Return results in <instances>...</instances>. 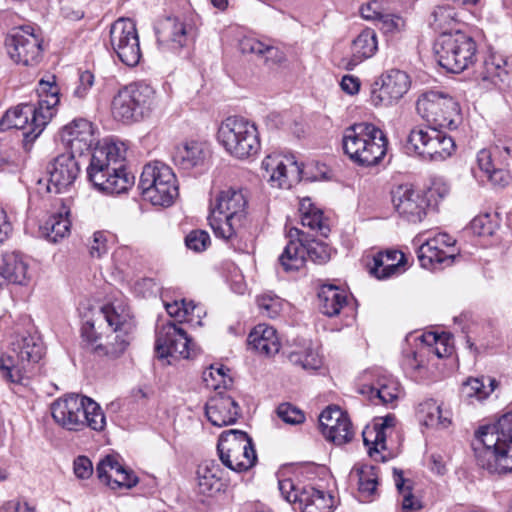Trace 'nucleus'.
Listing matches in <instances>:
<instances>
[{"instance_id":"obj_1","label":"nucleus","mask_w":512,"mask_h":512,"mask_svg":"<svg viewBox=\"0 0 512 512\" xmlns=\"http://www.w3.org/2000/svg\"><path fill=\"white\" fill-rule=\"evenodd\" d=\"M61 145L64 153L54 160L60 157H67V160H126L134 157L128 145L120 140L104 138L94 145L93 125L86 119H76L63 128Z\"/></svg>"},{"instance_id":"obj_2","label":"nucleus","mask_w":512,"mask_h":512,"mask_svg":"<svg viewBox=\"0 0 512 512\" xmlns=\"http://www.w3.org/2000/svg\"><path fill=\"white\" fill-rule=\"evenodd\" d=\"M472 448L477 464L489 473L512 472V411L495 424L480 427Z\"/></svg>"},{"instance_id":"obj_3","label":"nucleus","mask_w":512,"mask_h":512,"mask_svg":"<svg viewBox=\"0 0 512 512\" xmlns=\"http://www.w3.org/2000/svg\"><path fill=\"white\" fill-rule=\"evenodd\" d=\"M54 421L69 431H81L85 427L101 432L106 427V417L100 405L93 399L68 394L51 404Z\"/></svg>"},{"instance_id":"obj_4","label":"nucleus","mask_w":512,"mask_h":512,"mask_svg":"<svg viewBox=\"0 0 512 512\" xmlns=\"http://www.w3.org/2000/svg\"><path fill=\"white\" fill-rule=\"evenodd\" d=\"M44 355V346L36 334L26 332L13 336L11 347L0 358V371L4 379L26 385L34 364Z\"/></svg>"},{"instance_id":"obj_5","label":"nucleus","mask_w":512,"mask_h":512,"mask_svg":"<svg viewBox=\"0 0 512 512\" xmlns=\"http://www.w3.org/2000/svg\"><path fill=\"white\" fill-rule=\"evenodd\" d=\"M246 207L247 200L242 190L229 188L221 191L208 217L215 236L235 247L238 229L246 218Z\"/></svg>"},{"instance_id":"obj_6","label":"nucleus","mask_w":512,"mask_h":512,"mask_svg":"<svg viewBox=\"0 0 512 512\" xmlns=\"http://www.w3.org/2000/svg\"><path fill=\"white\" fill-rule=\"evenodd\" d=\"M342 145L351 160H382L387 153L388 139L375 125L361 122L345 130Z\"/></svg>"},{"instance_id":"obj_7","label":"nucleus","mask_w":512,"mask_h":512,"mask_svg":"<svg viewBox=\"0 0 512 512\" xmlns=\"http://www.w3.org/2000/svg\"><path fill=\"white\" fill-rule=\"evenodd\" d=\"M434 51L441 67L451 73H461L475 63L477 44L459 30L444 32L437 39Z\"/></svg>"},{"instance_id":"obj_8","label":"nucleus","mask_w":512,"mask_h":512,"mask_svg":"<svg viewBox=\"0 0 512 512\" xmlns=\"http://www.w3.org/2000/svg\"><path fill=\"white\" fill-rule=\"evenodd\" d=\"M156 104V92L144 82L131 83L113 97L111 112L121 122H136L148 116Z\"/></svg>"},{"instance_id":"obj_9","label":"nucleus","mask_w":512,"mask_h":512,"mask_svg":"<svg viewBox=\"0 0 512 512\" xmlns=\"http://www.w3.org/2000/svg\"><path fill=\"white\" fill-rule=\"evenodd\" d=\"M217 139L236 158L256 156L260 150L257 127L243 117H228L219 126Z\"/></svg>"},{"instance_id":"obj_10","label":"nucleus","mask_w":512,"mask_h":512,"mask_svg":"<svg viewBox=\"0 0 512 512\" xmlns=\"http://www.w3.org/2000/svg\"><path fill=\"white\" fill-rule=\"evenodd\" d=\"M138 188L144 200L155 206H170L178 195L176 176L165 162H148L143 167Z\"/></svg>"},{"instance_id":"obj_11","label":"nucleus","mask_w":512,"mask_h":512,"mask_svg":"<svg viewBox=\"0 0 512 512\" xmlns=\"http://www.w3.org/2000/svg\"><path fill=\"white\" fill-rule=\"evenodd\" d=\"M416 110L433 132L456 129L461 118L459 104L448 94L435 90L418 97Z\"/></svg>"},{"instance_id":"obj_12","label":"nucleus","mask_w":512,"mask_h":512,"mask_svg":"<svg viewBox=\"0 0 512 512\" xmlns=\"http://www.w3.org/2000/svg\"><path fill=\"white\" fill-rule=\"evenodd\" d=\"M217 451L223 465L235 472H244L257 462L252 438L244 431L231 429L221 433Z\"/></svg>"},{"instance_id":"obj_13","label":"nucleus","mask_w":512,"mask_h":512,"mask_svg":"<svg viewBox=\"0 0 512 512\" xmlns=\"http://www.w3.org/2000/svg\"><path fill=\"white\" fill-rule=\"evenodd\" d=\"M101 313L113 329L114 341L98 345L94 350L99 355L117 358L124 353L130 343L129 335L134 328L133 316L129 306L122 301H115L103 306Z\"/></svg>"},{"instance_id":"obj_14","label":"nucleus","mask_w":512,"mask_h":512,"mask_svg":"<svg viewBox=\"0 0 512 512\" xmlns=\"http://www.w3.org/2000/svg\"><path fill=\"white\" fill-rule=\"evenodd\" d=\"M4 43L9 57L16 64L34 66L43 57V38L30 25L12 28L7 33Z\"/></svg>"},{"instance_id":"obj_15","label":"nucleus","mask_w":512,"mask_h":512,"mask_svg":"<svg viewBox=\"0 0 512 512\" xmlns=\"http://www.w3.org/2000/svg\"><path fill=\"white\" fill-rule=\"evenodd\" d=\"M282 497L289 503L298 505L302 512H332L333 496L310 485L298 486L292 479L278 482Z\"/></svg>"},{"instance_id":"obj_16","label":"nucleus","mask_w":512,"mask_h":512,"mask_svg":"<svg viewBox=\"0 0 512 512\" xmlns=\"http://www.w3.org/2000/svg\"><path fill=\"white\" fill-rule=\"evenodd\" d=\"M110 45L123 64L134 67L139 63L142 54L136 24L133 20L120 18L111 25Z\"/></svg>"},{"instance_id":"obj_17","label":"nucleus","mask_w":512,"mask_h":512,"mask_svg":"<svg viewBox=\"0 0 512 512\" xmlns=\"http://www.w3.org/2000/svg\"><path fill=\"white\" fill-rule=\"evenodd\" d=\"M87 176L98 190L108 194L126 192L135 180L134 175L124 166L114 167L111 162H90Z\"/></svg>"},{"instance_id":"obj_18","label":"nucleus","mask_w":512,"mask_h":512,"mask_svg":"<svg viewBox=\"0 0 512 512\" xmlns=\"http://www.w3.org/2000/svg\"><path fill=\"white\" fill-rule=\"evenodd\" d=\"M38 108L33 104H20L8 110L0 121V132L9 129H22L23 142L26 149L43 132L48 123L39 121Z\"/></svg>"},{"instance_id":"obj_19","label":"nucleus","mask_w":512,"mask_h":512,"mask_svg":"<svg viewBox=\"0 0 512 512\" xmlns=\"http://www.w3.org/2000/svg\"><path fill=\"white\" fill-rule=\"evenodd\" d=\"M155 349L161 358L180 357L190 359L196 356V345L187 333L173 322L164 324L157 332Z\"/></svg>"},{"instance_id":"obj_20","label":"nucleus","mask_w":512,"mask_h":512,"mask_svg":"<svg viewBox=\"0 0 512 512\" xmlns=\"http://www.w3.org/2000/svg\"><path fill=\"white\" fill-rule=\"evenodd\" d=\"M455 240L446 233H439L427 239L417 251L420 265L425 269H441L443 264L450 265L455 258Z\"/></svg>"},{"instance_id":"obj_21","label":"nucleus","mask_w":512,"mask_h":512,"mask_svg":"<svg viewBox=\"0 0 512 512\" xmlns=\"http://www.w3.org/2000/svg\"><path fill=\"white\" fill-rule=\"evenodd\" d=\"M392 203L398 214L412 223L421 222L426 216L429 201L424 191L415 189L412 184H402L392 192Z\"/></svg>"},{"instance_id":"obj_22","label":"nucleus","mask_w":512,"mask_h":512,"mask_svg":"<svg viewBox=\"0 0 512 512\" xmlns=\"http://www.w3.org/2000/svg\"><path fill=\"white\" fill-rule=\"evenodd\" d=\"M382 83L377 82L371 90V103L378 106H389L400 100L410 87L408 74L401 70L392 69L382 75Z\"/></svg>"},{"instance_id":"obj_23","label":"nucleus","mask_w":512,"mask_h":512,"mask_svg":"<svg viewBox=\"0 0 512 512\" xmlns=\"http://www.w3.org/2000/svg\"><path fill=\"white\" fill-rule=\"evenodd\" d=\"M319 426L327 441L335 445L350 442L354 436L352 423L346 412L339 407H327L319 416Z\"/></svg>"},{"instance_id":"obj_24","label":"nucleus","mask_w":512,"mask_h":512,"mask_svg":"<svg viewBox=\"0 0 512 512\" xmlns=\"http://www.w3.org/2000/svg\"><path fill=\"white\" fill-rule=\"evenodd\" d=\"M156 34L159 45L177 50L193 40L194 27L178 17H167L159 23Z\"/></svg>"},{"instance_id":"obj_25","label":"nucleus","mask_w":512,"mask_h":512,"mask_svg":"<svg viewBox=\"0 0 512 512\" xmlns=\"http://www.w3.org/2000/svg\"><path fill=\"white\" fill-rule=\"evenodd\" d=\"M206 416L214 426L231 425L240 417V406L233 397L219 391L207 402Z\"/></svg>"},{"instance_id":"obj_26","label":"nucleus","mask_w":512,"mask_h":512,"mask_svg":"<svg viewBox=\"0 0 512 512\" xmlns=\"http://www.w3.org/2000/svg\"><path fill=\"white\" fill-rule=\"evenodd\" d=\"M79 172L78 162H48L47 192L61 193L75 181Z\"/></svg>"},{"instance_id":"obj_27","label":"nucleus","mask_w":512,"mask_h":512,"mask_svg":"<svg viewBox=\"0 0 512 512\" xmlns=\"http://www.w3.org/2000/svg\"><path fill=\"white\" fill-rule=\"evenodd\" d=\"M350 481L356 482L358 487V498L361 502H372L379 493L377 467L372 465H355L350 472Z\"/></svg>"},{"instance_id":"obj_28","label":"nucleus","mask_w":512,"mask_h":512,"mask_svg":"<svg viewBox=\"0 0 512 512\" xmlns=\"http://www.w3.org/2000/svg\"><path fill=\"white\" fill-rule=\"evenodd\" d=\"M39 100L37 105L39 121L49 123L55 116L59 104V88L55 83V76L48 80H40L37 86Z\"/></svg>"},{"instance_id":"obj_29","label":"nucleus","mask_w":512,"mask_h":512,"mask_svg":"<svg viewBox=\"0 0 512 512\" xmlns=\"http://www.w3.org/2000/svg\"><path fill=\"white\" fill-rule=\"evenodd\" d=\"M405 255L398 250L388 249L379 252L373 257V266L370 273L377 279H387L398 275L405 270Z\"/></svg>"},{"instance_id":"obj_30","label":"nucleus","mask_w":512,"mask_h":512,"mask_svg":"<svg viewBox=\"0 0 512 512\" xmlns=\"http://www.w3.org/2000/svg\"><path fill=\"white\" fill-rule=\"evenodd\" d=\"M223 469L215 460L203 461L197 469L198 491L206 496H214L220 492L223 482Z\"/></svg>"},{"instance_id":"obj_31","label":"nucleus","mask_w":512,"mask_h":512,"mask_svg":"<svg viewBox=\"0 0 512 512\" xmlns=\"http://www.w3.org/2000/svg\"><path fill=\"white\" fill-rule=\"evenodd\" d=\"M378 49V40L375 30L366 28L353 40L351 56L346 62V68L353 70L363 61L371 58Z\"/></svg>"},{"instance_id":"obj_32","label":"nucleus","mask_w":512,"mask_h":512,"mask_svg":"<svg viewBox=\"0 0 512 512\" xmlns=\"http://www.w3.org/2000/svg\"><path fill=\"white\" fill-rule=\"evenodd\" d=\"M300 235L303 232L298 228H291L288 232L290 240L280 254L278 260L284 271H298L305 266L306 257L303 251V243Z\"/></svg>"},{"instance_id":"obj_33","label":"nucleus","mask_w":512,"mask_h":512,"mask_svg":"<svg viewBox=\"0 0 512 512\" xmlns=\"http://www.w3.org/2000/svg\"><path fill=\"white\" fill-rule=\"evenodd\" d=\"M359 392L370 400L377 399L378 403L389 404L398 399L400 385L391 375L380 374L372 384L363 385Z\"/></svg>"},{"instance_id":"obj_34","label":"nucleus","mask_w":512,"mask_h":512,"mask_svg":"<svg viewBox=\"0 0 512 512\" xmlns=\"http://www.w3.org/2000/svg\"><path fill=\"white\" fill-rule=\"evenodd\" d=\"M471 172L481 185L490 184L503 188L511 181V174L503 166V162H476V165L471 167Z\"/></svg>"},{"instance_id":"obj_35","label":"nucleus","mask_w":512,"mask_h":512,"mask_svg":"<svg viewBox=\"0 0 512 512\" xmlns=\"http://www.w3.org/2000/svg\"><path fill=\"white\" fill-rule=\"evenodd\" d=\"M172 160H209L213 157L212 144L203 138H185L175 144Z\"/></svg>"},{"instance_id":"obj_36","label":"nucleus","mask_w":512,"mask_h":512,"mask_svg":"<svg viewBox=\"0 0 512 512\" xmlns=\"http://www.w3.org/2000/svg\"><path fill=\"white\" fill-rule=\"evenodd\" d=\"M242 53L255 54L268 66L281 64L286 60L285 53L270 41L265 42L252 37H245L239 43Z\"/></svg>"},{"instance_id":"obj_37","label":"nucleus","mask_w":512,"mask_h":512,"mask_svg":"<svg viewBox=\"0 0 512 512\" xmlns=\"http://www.w3.org/2000/svg\"><path fill=\"white\" fill-rule=\"evenodd\" d=\"M247 341L251 349L265 356L275 355L280 349L276 330L265 324L257 325L248 335Z\"/></svg>"},{"instance_id":"obj_38","label":"nucleus","mask_w":512,"mask_h":512,"mask_svg":"<svg viewBox=\"0 0 512 512\" xmlns=\"http://www.w3.org/2000/svg\"><path fill=\"white\" fill-rule=\"evenodd\" d=\"M319 309L328 316L334 317L340 313L347 304V293L333 284H324L318 292Z\"/></svg>"},{"instance_id":"obj_39","label":"nucleus","mask_w":512,"mask_h":512,"mask_svg":"<svg viewBox=\"0 0 512 512\" xmlns=\"http://www.w3.org/2000/svg\"><path fill=\"white\" fill-rule=\"evenodd\" d=\"M1 280L6 284L23 285L28 279V263L23 256L17 252L5 253L2 257Z\"/></svg>"},{"instance_id":"obj_40","label":"nucleus","mask_w":512,"mask_h":512,"mask_svg":"<svg viewBox=\"0 0 512 512\" xmlns=\"http://www.w3.org/2000/svg\"><path fill=\"white\" fill-rule=\"evenodd\" d=\"M70 226L71 222L67 216H63L62 213L53 214L41 226V231L48 241L57 243L69 234Z\"/></svg>"},{"instance_id":"obj_41","label":"nucleus","mask_w":512,"mask_h":512,"mask_svg":"<svg viewBox=\"0 0 512 512\" xmlns=\"http://www.w3.org/2000/svg\"><path fill=\"white\" fill-rule=\"evenodd\" d=\"M362 436L370 457L375 461H385V457L381 454V451L386 450L385 431L379 425H373L371 428H366Z\"/></svg>"},{"instance_id":"obj_42","label":"nucleus","mask_w":512,"mask_h":512,"mask_svg":"<svg viewBox=\"0 0 512 512\" xmlns=\"http://www.w3.org/2000/svg\"><path fill=\"white\" fill-rule=\"evenodd\" d=\"M303 243V251L306 260L309 259L315 264L327 263L334 252L333 249L325 242L316 239H309L304 233L300 235Z\"/></svg>"},{"instance_id":"obj_43","label":"nucleus","mask_w":512,"mask_h":512,"mask_svg":"<svg viewBox=\"0 0 512 512\" xmlns=\"http://www.w3.org/2000/svg\"><path fill=\"white\" fill-rule=\"evenodd\" d=\"M418 417L426 427H447L450 421L442 416L441 407L433 399L419 404Z\"/></svg>"},{"instance_id":"obj_44","label":"nucleus","mask_w":512,"mask_h":512,"mask_svg":"<svg viewBox=\"0 0 512 512\" xmlns=\"http://www.w3.org/2000/svg\"><path fill=\"white\" fill-rule=\"evenodd\" d=\"M292 165L302 178L309 181L332 180L335 178L326 162H292Z\"/></svg>"},{"instance_id":"obj_45","label":"nucleus","mask_w":512,"mask_h":512,"mask_svg":"<svg viewBox=\"0 0 512 512\" xmlns=\"http://www.w3.org/2000/svg\"><path fill=\"white\" fill-rule=\"evenodd\" d=\"M497 381L490 377L469 378L462 385V393L466 397H476L478 400L487 398L494 391Z\"/></svg>"},{"instance_id":"obj_46","label":"nucleus","mask_w":512,"mask_h":512,"mask_svg":"<svg viewBox=\"0 0 512 512\" xmlns=\"http://www.w3.org/2000/svg\"><path fill=\"white\" fill-rule=\"evenodd\" d=\"M434 134L432 142L429 143V148L425 149L423 153H427V157L431 160H445L451 157L456 147L454 140L441 134L440 130H437Z\"/></svg>"},{"instance_id":"obj_47","label":"nucleus","mask_w":512,"mask_h":512,"mask_svg":"<svg viewBox=\"0 0 512 512\" xmlns=\"http://www.w3.org/2000/svg\"><path fill=\"white\" fill-rule=\"evenodd\" d=\"M458 21V14L453 7L449 5H439L435 7L431 14V26L434 29L441 30V34L448 32L452 25Z\"/></svg>"},{"instance_id":"obj_48","label":"nucleus","mask_w":512,"mask_h":512,"mask_svg":"<svg viewBox=\"0 0 512 512\" xmlns=\"http://www.w3.org/2000/svg\"><path fill=\"white\" fill-rule=\"evenodd\" d=\"M394 481L398 492L402 495V511L403 512H414L421 508L420 503L414 498L411 487L405 486L406 480L403 477L401 470L394 469Z\"/></svg>"},{"instance_id":"obj_49","label":"nucleus","mask_w":512,"mask_h":512,"mask_svg":"<svg viewBox=\"0 0 512 512\" xmlns=\"http://www.w3.org/2000/svg\"><path fill=\"white\" fill-rule=\"evenodd\" d=\"M507 62L501 56L491 55L484 63V78L498 84L504 82L508 75Z\"/></svg>"},{"instance_id":"obj_50","label":"nucleus","mask_w":512,"mask_h":512,"mask_svg":"<svg viewBox=\"0 0 512 512\" xmlns=\"http://www.w3.org/2000/svg\"><path fill=\"white\" fill-rule=\"evenodd\" d=\"M434 136L428 134L422 128H414L410 131L406 149L408 151H414L416 155L420 157H427V153H422L425 149H428L430 142H432Z\"/></svg>"},{"instance_id":"obj_51","label":"nucleus","mask_w":512,"mask_h":512,"mask_svg":"<svg viewBox=\"0 0 512 512\" xmlns=\"http://www.w3.org/2000/svg\"><path fill=\"white\" fill-rule=\"evenodd\" d=\"M377 26L386 35H395L405 27L404 19L395 14L378 13L376 16Z\"/></svg>"},{"instance_id":"obj_52","label":"nucleus","mask_w":512,"mask_h":512,"mask_svg":"<svg viewBox=\"0 0 512 512\" xmlns=\"http://www.w3.org/2000/svg\"><path fill=\"white\" fill-rule=\"evenodd\" d=\"M203 381L206 386L214 390H218L221 386L228 387L232 383V379L226 375L223 366L214 367L213 365L207 371L203 372Z\"/></svg>"},{"instance_id":"obj_53","label":"nucleus","mask_w":512,"mask_h":512,"mask_svg":"<svg viewBox=\"0 0 512 512\" xmlns=\"http://www.w3.org/2000/svg\"><path fill=\"white\" fill-rule=\"evenodd\" d=\"M267 173L271 172L269 181L278 188L290 187L287 168L283 162H262Z\"/></svg>"},{"instance_id":"obj_54","label":"nucleus","mask_w":512,"mask_h":512,"mask_svg":"<svg viewBox=\"0 0 512 512\" xmlns=\"http://www.w3.org/2000/svg\"><path fill=\"white\" fill-rule=\"evenodd\" d=\"M124 467L112 455H107L100 460L96 467V473L99 480L106 485H111L113 474L120 471Z\"/></svg>"},{"instance_id":"obj_55","label":"nucleus","mask_w":512,"mask_h":512,"mask_svg":"<svg viewBox=\"0 0 512 512\" xmlns=\"http://www.w3.org/2000/svg\"><path fill=\"white\" fill-rule=\"evenodd\" d=\"M424 197L429 201V207H436L450 192L449 185L441 179H435L431 185L423 189Z\"/></svg>"},{"instance_id":"obj_56","label":"nucleus","mask_w":512,"mask_h":512,"mask_svg":"<svg viewBox=\"0 0 512 512\" xmlns=\"http://www.w3.org/2000/svg\"><path fill=\"white\" fill-rule=\"evenodd\" d=\"M290 361L296 365L301 366L305 370H316L322 364L320 356L311 349L304 352L291 353Z\"/></svg>"},{"instance_id":"obj_57","label":"nucleus","mask_w":512,"mask_h":512,"mask_svg":"<svg viewBox=\"0 0 512 512\" xmlns=\"http://www.w3.org/2000/svg\"><path fill=\"white\" fill-rule=\"evenodd\" d=\"M301 223L303 226L309 227L311 230H316L320 233V235L327 237L330 228L326 223L323 217V212L320 209L313 210V212L308 213L305 216L301 217Z\"/></svg>"},{"instance_id":"obj_58","label":"nucleus","mask_w":512,"mask_h":512,"mask_svg":"<svg viewBox=\"0 0 512 512\" xmlns=\"http://www.w3.org/2000/svg\"><path fill=\"white\" fill-rule=\"evenodd\" d=\"M276 413L286 424L297 425L305 421L304 412L290 403L280 404L277 407Z\"/></svg>"},{"instance_id":"obj_59","label":"nucleus","mask_w":512,"mask_h":512,"mask_svg":"<svg viewBox=\"0 0 512 512\" xmlns=\"http://www.w3.org/2000/svg\"><path fill=\"white\" fill-rule=\"evenodd\" d=\"M257 304L261 313L269 318L277 317L282 310L281 300L276 296H259L257 297Z\"/></svg>"},{"instance_id":"obj_60","label":"nucleus","mask_w":512,"mask_h":512,"mask_svg":"<svg viewBox=\"0 0 512 512\" xmlns=\"http://www.w3.org/2000/svg\"><path fill=\"white\" fill-rule=\"evenodd\" d=\"M185 244L188 249L201 252L210 244V236L204 230H193L186 236Z\"/></svg>"},{"instance_id":"obj_61","label":"nucleus","mask_w":512,"mask_h":512,"mask_svg":"<svg viewBox=\"0 0 512 512\" xmlns=\"http://www.w3.org/2000/svg\"><path fill=\"white\" fill-rule=\"evenodd\" d=\"M138 481V477L132 471L123 468L120 471H116V473L113 474L111 485L108 486L111 489H131L138 484Z\"/></svg>"},{"instance_id":"obj_62","label":"nucleus","mask_w":512,"mask_h":512,"mask_svg":"<svg viewBox=\"0 0 512 512\" xmlns=\"http://www.w3.org/2000/svg\"><path fill=\"white\" fill-rule=\"evenodd\" d=\"M471 229L474 234L479 236H492L496 229V224L492 221L490 214H482L471 221Z\"/></svg>"},{"instance_id":"obj_63","label":"nucleus","mask_w":512,"mask_h":512,"mask_svg":"<svg viewBox=\"0 0 512 512\" xmlns=\"http://www.w3.org/2000/svg\"><path fill=\"white\" fill-rule=\"evenodd\" d=\"M94 84V75L86 70L79 74V83L75 88L73 94L79 99H83L88 94V91Z\"/></svg>"},{"instance_id":"obj_64","label":"nucleus","mask_w":512,"mask_h":512,"mask_svg":"<svg viewBox=\"0 0 512 512\" xmlns=\"http://www.w3.org/2000/svg\"><path fill=\"white\" fill-rule=\"evenodd\" d=\"M90 255L92 257L101 258L108 252L107 239L103 232H95L93 240L89 246Z\"/></svg>"}]
</instances>
